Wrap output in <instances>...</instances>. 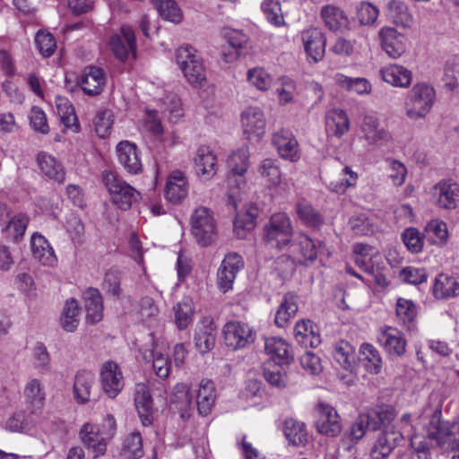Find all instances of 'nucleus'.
Masks as SVG:
<instances>
[{
    "instance_id": "obj_1",
    "label": "nucleus",
    "mask_w": 459,
    "mask_h": 459,
    "mask_svg": "<svg viewBox=\"0 0 459 459\" xmlns=\"http://www.w3.org/2000/svg\"><path fill=\"white\" fill-rule=\"evenodd\" d=\"M394 418V411L388 406L370 410L359 415L347 435L352 441L357 442L367 431L378 430L383 425L389 424Z\"/></svg>"
},
{
    "instance_id": "obj_2",
    "label": "nucleus",
    "mask_w": 459,
    "mask_h": 459,
    "mask_svg": "<svg viewBox=\"0 0 459 459\" xmlns=\"http://www.w3.org/2000/svg\"><path fill=\"white\" fill-rule=\"evenodd\" d=\"M436 100L434 88L426 82L415 84L407 95V116L412 119L424 117Z\"/></svg>"
},
{
    "instance_id": "obj_3",
    "label": "nucleus",
    "mask_w": 459,
    "mask_h": 459,
    "mask_svg": "<svg viewBox=\"0 0 459 459\" xmlns=\"http://www.w3.org/2000/svg\"><path fill=\"white\" fill-rule=\"evenodd\" d=\"M293 229L290 219L284 212L272 215L264 227V239L273 247L282 249L292 242Z\"/></svg>"
},
{
    "instance_id": "obj_4",
    "label": "nucleus",
    "mask_w": 459,
    "mask_h": 459,
    "mask_svg": "<svg viewBox=\"0 0 459 459\" xmlns=\"http://www.w3.org/2000/svg\"><path fill=\"white\" fill-rule=\"evenodd\" d=\"M103 181L113 203L121 210H128L134 203L141 198V194L135 188L118 178L114 172H104Z\"/></svg>"
},
{
    "instance_id": "obj_5",
    "label": "nucleus",
    "mask_w": 459,
    "mask_h": 459,
    "mask_svg": "<svg viewBox=\"0 0 459 459\" xmlns=\"http://www.w3.org/2000/svg\"><path fill=\"white\" fill-rule=\"evenodd\" d=\"M176 61L189 83L200 84L206 78L203 61L196 50L190 46L180 47L177 50Z\"/></svg>"
},
{
    "instance_id": "obj_6",
    "label": "nucleus",
    "mask_w": 459,
    "mask_h": 459,
    "mask_svg": "<svg viewBox=\"0 0 459 459\" xmlns=\"http://www.w3.org/2000/svg\"><path fill=\"white\" fill-rule=\"evenodd\" d=\"M192 233L198 244L203 247L211 245L216 238V223L212 212L201 206L195 210L191 218Z\"/></svg>"
},
{
    "instance_id": "obj_7",
    "label": "nucleus",
    "mask_w": 459,
    "mask_h": 459,
    "mask_svg": "<svg viewBox=\"0 0 459 459\" xmlns=\"http://www.w3.org/2000/svg\"><path fill=\"white\" fill-rule=\"evenodd\" d=\"M224 343L233 351L245 349L255 339L252 328L240 321L228 322L223 327Z\"/></svg>"
},
{
    "instance_id": "obj_8",
    "label": "nucleus",
    "mask_w": 459,
    "mask_h": 459,
    "mask_svg": "<svg viewBox=\"0 0 459 459\" xmlns=\"http://www.w3.org/2000/svg\"><path fill=\"white\" fill-rule=\"evenodd\" d=\"M315 427L318 433L327 437H337L342 432L340 417L331 405L319 403L314 409Z\"/></svg>"
},
{
    "instance_id": "obj_9",
    "label": "nucleus",
    "mask_w": 459,
    "mask_h": 459,
    "mask_svg": "<svg viewBox=\"0 0 459 459\" xmlns=\"http://www.w3.org/2000/svg\"><path fill=\"white\" fill-rule=\"evenodd\" d=\"M441 410L437 408L429 421V435L445 448H454L456 443V425L440 420Z\"/></svg>"
},
{
    "instance_id": "obj_10",
    "label": "nucleus",
    "mask_w": 459,
    "mask_h": 459,
    "mask_svg": "<svg viewBox=\"0 0 459 459\" xmlns=\"http://www.w3.org/2000/svg\"><path fill=\"white\" fill-rule=\"evenodd\" d=\"M324 248L323 242L318 241L316 244L308 236L299 234L292 239L289 250L293 255L299 252V256L296 257L298 263L308 265L316 261L318 253H322Z\"/></svg>"
},
{
    "instance_id": "obj_11",
    "label": "nucleus",
    "mask_w": 459,
    "mask_h": 459,
    "mask_svg": "<svg viewBox=\"0 0 459 459\" xmlns=\"http://www.w3.org/2000/svg\"><path fill=\"white\" fill-rule=\"evenodd\" d=\"M244 134L248 140L258 141L265 132L266 120L259 107H248L241 113Z\"/></svg>"
},
{
    "instance_id": "obj_12",
    "label": "nucleus",
    "mask_w": 459,
    "mask_h": 459,
    "mask_svg": "<svg viewBox=\"0 0 459 459\" xmlns=\"http://www.w3.org/2000/svg\"><path fill=\"white\" fill-rule=\"evenodd\" d=\"M242 257L237 253H230L223 259L217 273L218 288L223 293L232 289L237 273L243 267Z\"/></svg>"
},
{
    "instance_id": "obj_13",
    "label": "nucleus",
    "mask_w": 459,
    "mask_h": 459,
    "mask_svg": "<svg viewBox=\"0 0 459 459\" xmlns=\"http://www.w3.org/2000/svg\"><path fill=\"white\" fill-rule=\"evenodd\" d=\"M100 384L104 393L110 398L116 397L124 387L123 374L117 363L108 360L102 364Z\"/></svg>"
},
{
    "instance_id": "obj_14",
    "label": "nucleus",
    "mask_w": 459,
    "mask_h": 459,
    "mask_svg": "<svg viewBox=\"0 0 459 459\" xmlns=\"http://www.w3.org/2000/svg\"><path fill=\"white\" fill-rule=\"evenodd\" d=\"M217 327L212 317L204 316L196 325L194 342L200 353L205 354L215 346Z\"/></svg>"
},
{
    "instance_id": "obj_15",
    "label": "nucleus",
    "mask_w": 459,
    "mask_h": 459,
    "mask_svg": "<svg viewBox=\"0 0 459 459\" xmlns=\"http://www.w3.org/2000/svg\"><path fill=\"white\" fill-rule=\"evenodd\" d=\"M121 35H114L110 39V47L115 56L120 61H126L129 54L136 56L135 35L128 25H123L120 29Z\"/></svg>"
},
{
    "instance_id": "obj_16",
    "label": "nucleus",
    "mask_w": 459,
    "mask_h": 459,
    "mask_svg": "<svg viewBox=\"0 0 459 459\" xmlns=\"http://www.w3.org/2000/svg\"><path fill=\"white\" fill-rule=\"evenodd\" d=\"M301 39L307 56L316 63L323 59L325 53L326 39L318 28H309L301 33Z\"/></svg>"
},
{
    "instance_id": "obj_17",
    "label": "nucleus",
    "mask_w": 459,
    "mask_h": 459,
    "mask_svg": "<svg viewBox=\"0 0 459 459\" xmlns=\"http://www.w3.org/2000/svg\"><path fill=\"white\" fill-rule=\"evenodd\" d=\"M119 163L130 174H139L143 170L140 151L137 146L128 141H122L117 145Z\"/></svg>"
},
{
    "instance_id": "obj_18",
    "label": "nucleus",
    "mask_w": 459,
    "mask_h": 459,
    "mask_svg": "<svg viewBox=\"0 0 459 459\" xmlns=\"http://www.w3.org/2000/svg\"><path fill=\"white\" fill-rule=\"evenodd\" d=\"M134 403L143 426L153 421V400L149 387L143 383L137 384L134 391Z\"/></svg>"
},
{
    "instance_id": "obj_19",
    "label": "nucleus",
    "mask_w": 459,
    "mask_h": 459,
    "mask_svg": "<svg viewBox=\"0 0 459 459\" xmlns=\"http://www.w3.org/2000/svg\"><path fill=\"white\" fill-rule=\"evenodd\" d=\"M106 83V77L103 69L98 66L85 67L82 74L79 84L85 94L89 96H97L103 91Z\"/></svg>"
},
{
    "instance_id": "obj_20",
    "label": "nucleus",
    "mask_w": 459,
    "mask_h": 459,
    "mask_svg": "<svg viewBox=\"0 0 459 459\" xmlns=\"http://www.w3.org/2000/svg\"><path fill=\"white\" fill-rule=\"evenodd\" d=\"M37 163L40 172L48 178L58 184H64L65 180V170L62 163L54 156L40 152L37 155Z\"/></svg>"
},
{
    "instance_id": "obj_21",
    "label": "nucleus",
    "mask_w": 459,
    "mask_h": 459,
    "mask_svg": "<svg viewBox=\"0 0 459 459\" xmlns=\"http://www.w3.org/2000/svg\"><path fill=\"white\" fill-rule=\"evenodd\" d=\"M459 195V185L452 181H441L433 188L437 204L445 209H454Z\"/></svg>"
},
{
    "instance_id": "obj_22",
    "label": "nucleus",
    "mask_w": 459,
    "mask_h": 459,
    "mask_svg": "<svg viewBox=\"0 0 459 459\" xmlns=\"http://www.w3.org/2000/svg\"><path fill=\"white\" fill-rule=\"evenodd\" d=\"M402 439L400 431H394L386 429L378 437L377 442L370 451L372 459H384L388 456L392 450L398 445Z\"/></svg>"
},
{
    "instance_id": "obj_23",
    "label": "nucleus",
    "mask_w": 459,
    "mask_h": 459,
    "mask_svg": "<svg viewBox=\"0 0 459 459\" xmlns=\"http://www.w3.org/2000/svg\"><path fill=\"white\" fill-rule=\"evenodd\" d=\"M217 158L208 146H201L195 157L196 174L204 179H210L216 174Z\"/></svg>"
},
{
    "instance_id": "obj_24",
    "label": "nucleus",
    "mask_w": 459,
    "mask_h": 459,
    "mask_svg": "<svg viewBox=\"0 0 459 459\" xmlns=\"http://www.w3.org/2000/svg\"><path fill=\"white\" fill-rule=\"evenodd\" d=\"M273 143L281 158L295 161L298 158V142L293 134L286 130L276 132L273 135Z\"/></svg>"
},
{
    "instance_id": "obj_25",
    "label": "nucleus",
    "mask_w": 459,
    "mask_h": 459,
    "mask_svg": "<svg viewBox=\"0 0 459 459\" xmlns=\"http://www.w3.org/2000/svg\"><path fill=\"white\" fill-rule=\"evenodd\" d=\"M94 384L95 376L92 372L81 370L76 374L74 383V394L78 403L84 404L91 401Z\"/></svg>"
},
{
    "instance_id": "obj_26",
    "label": "nucleus",
    "mask_w": 459,
    "mask_h": 459,
    "mask_svg": "<svg viewBox=\"0 0 459 459\" xmlns=\"http://www.w3.org/2000/svg\"><path fill=\"white\" fill-rule=\"evenodd\" d=\"M86 320L91 324H96L103 316V300L98 289L89 288L83 293Z\"/></svg>"
},
{
    "instance_id": "obj_27",
    "label": "nucleus",
    "mask_w": 459,
    "mask_h": 459,
    "mask_svg": "<svg viewBox=\"0 0 459 459\" xmlns=\"http://www.w3.org/2000/svg\"><path fill=\"white\" fill-rule=\"evenodd\" d=\"M188 187L185 175L181 171L170 174L165 190L168 201L173 204L180 203L187 195Z\"/></svg>"
},
{
    "instance_id": "obj_28",
    "label": "nucleus",
    "mask_w": 459,
    "mask_h": 459,
    "mask_svg": "<svg viewBox=\"0 0 459 459\" xmlns=\"http://www.w3.org/2000/svg\"><path fill=\"white\" fill-rule=\"evenodd\" d=\"M227 47L221 52V58L226 63L234 62L247 43V37L242 31L230 30L226 33Z\"/></svg>"
},
{
    "instance_id": "obj_29",
    "label": "nucleus",
    "mask_w": 459,
    "mask_h": 459,
    "mask_svg": "<svg viewBox=\"0 0 459 459\" xmlns=\"http://www.w3.org/2000/svg\"><path fill=\"white\" fill-rule=\"evenodd\" d=\"M433 294L437 299H450L459 296V277L441 273L435 279Z\"/></svg>"
},
{
    "instance_id": "obj_30",
    "label": "nucleus",
    "mask_w": 459,
    "mask_h": 459,
    "mask_svg": "<svg viewBox=\"0 0 459 459\" xmlns=\"http://www.w3.org/2000/svg\"><path fill=\"white\" fill-rule=\"evenodd\" d=\"M294 337L297 342L304 348H316L320 342V335L314 330L310 320H299L294 327Z\"/></svg>"
},
{
    "instance_id": "obj_31",
    "label": "nucleus",
    "mask_w": 459,
    "mask_h": 459,
    "mask_svg": "<svg viewBox=\"0 0 459 459\" xmlns=\"http://www.w3.org/2000/svg\"><path fill=\"white\" fill-rule=\"evenodd\" d=\"M80 437L88 448H91L96 453L94 457L105 454L107 444L97 426L85 423L81 429Z\"/></svg>"
},
{
    "instance_id": "obj_32",
    "label": "nucleus",
    "mask_w": 459,
    "mask_h": 459,
    "mask_svg": "<svg viewBox=\"0 0 459 459\" xmlns=\"http://www.w3.org/2000/svg\"><path fill=\"white\" fill-rule=\"evenodd\" d=\"M378 342L391 356L400 357L402 354V332L396 327L385 326L381 329Z\"/></svg>"
},
{
    "instance_id": "obj_33",
    "label": "nucleus",
    "mask_w": 459,
    "mask_h": 459,
    "mask_svg": "<svg viewBox=\"0 0 459 459\" xmlns=\"http://www.w3.org/2000/svg\"><path fill=\"white\" fill-rule=\"evenodd\" d=\"M264 350L267 354L272 356V361H276L279 364L288 365L293 359L290 345L281 338H267L265 340Z\"/></svg>"
},
{
    "instance_id": "obj_34",
    "label": "nucleus",
    "mask_w": 459,
    "mask_h": 459,
    "mask_svg": "<svg viewBox=\"0 0 459 459\" xmlns=\"http://www.w3.org/2000/svg\"><path fill=\"white\" fill-rule=\"evenodd\" d=\"M298 295L288 292L281 301L275 314L274 322L277 326L284 327L298 312Z\"/></svg>"
},
{
    "instance_id": "obj_35",
    "label": "nucleus",
    "mask_w": 459,
    "mask_h": 459,
    "mask_svg": "<svg viewBox=\"0 0 459 459\" xmlns=\"http://www.w3.org/2000/svg\"><path fill=\"white\" fill-rule=\"evenodd\" d=\"M31 251L34 258L44 265H53L56 261L48 241L39 233L31 237Z\"/></svg>"
},
{
    "instance_id": "obj_36",
    "label": "nucleus",
    "mask_w": 459,
    "mask_h": 459,
    "mask_svg": "<svg viewBox=\"0 0 459 459\" xmlns=\"http://www.w3.org/2000/svg\"><path fill=\"white\" fill-rule=\"evenodd\" d=\"M215 402V386L211 380H202L196 394V405L200 415L210 413Z\"/></svg>"
},
{
    "instance_id": "obj_37",
    "label": "nucleus",
    "mask_w": 459,
    "mask_h": 459,
    "mask_svg": "<svg viewBox=\"0 0 459 459\" xmlns=\"http://www.w3.org/2000/svg\"><path fill=\"white\" fill-rule=\"evenodd\" d=\"M333 356L340 367L351 373L356 362V355L353 346L346 341H340L333 346ZM348 377H351V374H349Z\"/></svg>"
},
{
    "instance_id": "obj_38",
    "label": "nucleus",
    "mask_w": 459,
    "mask_h": 459,
    "mask_svg": "<svg viewBox=\"0 0 459 459\" xmlns=\"http://www.w3.org/2000/svg\"><path fill=\"white\" fill-rule=\"evenodd\" d=\"M333 80L341 89L350 92L363 95L368 94L371 91V83L366 78H354L346 76L342 74H336Z\"/></svg>"
},
{
    "instance_id": "obj_39",
    "label": "nucleus",
    "mask_w": 459,
    "mask_h": 459,
    "mask_svg": "<svg viewBox=\"0 0 459 459\" xmlns=\"http://www.w3.org/2000/svg\"><path fill=\"white\" fill-rule=\"evenodd\" d=\"M379 38L382 48L389 56L397 58L401 56L402 41L399 32L394 28H383L379 32Z\"/></svg>"
},
{
    "instance_id": "obj_40",
    "label": "nucleus",
    "mask_w": 459,
    "mask_h": 459,
    "mask_svg": "<svg viewBox=\"0 0 459 459\" xmlns=\"http://www.w3.org/2000/svg\"><path fill=\"white\" fill-rule=\"evenodd\" d=\"M28 223L29 217L25 213L19 212L4 221L2 230L8 238L17 241L24 235Z\"/></svg>"
},
{
    "instance_id": "obj_41",
    "label": "nucleus",
    "mask_w": 459,
    "mask_h": 459,
    "mask_svg": "<svg viewBox=\"0 0 459 459\" xmlns=\"http://www.w3.org/2000/svg\"><path fill=\"white\" fill-rule=\"evenodd\" d=\"M284 435L293 446H305L307 442V434L305 424L293 419H288L284 423Z\"/></svg>"
},
{
    "instance_id": "obj_42",
    "label": "nucleus",
    "mask_w": 459,
    "mask_h": 459,
    "mask_svg": "<svg viewBox=\"0 0 459 459\" xmlns=\"http://www.w3.org/2000/svg\"><path fill=\"white\" fill-rule=\"evenodd\" d=\"M282 365L276 361H267L264 364L263 375L271 385L281 388L287 385V375Z\"/></svg>"
},
{
    "instance_id": "obj_43",
    "label": "nucleus",
    "mask_w": 459,
    "mask_h": 459,
    "mask_svg": "<svg viewBox=\"0 0 459 459\" xmlns=\"http://www.w3.org/2000/svg\"><path fill=\"white\" fill-rule=\"evenodd\" d=\"M24 395L32 412L43 407L46 394L39 380L34 378L28 382L24 389Z\"/></svg>"
},
{
    "instance_id": "obj_44",
    "label": "nucleus",
    "mask_w": 459,
    "mask_h": 459,
    "mask_svg": "<svg viewBox=\"0 0 459 459\" xmlns=\"http://www.w3.org/2000/svg\"><path fill=\"white\" fill-rule=\"evenodd\" d=\"M321 17L331 30H338L345 27L348 19L344 13L334 5H325L321 10Z\"/></svg>"
},
{
    "instance_id": "obj_45",
    "label": "nucleus",
    "mask_w": 459,
    "mask_h": 459,
    "mask_svg": "<svg viewBox=\"0 0 459 459\" xmlns=\"http://www.w3.org/2000/svg\"><path fill=\"white\" fill-rule=\"evenodd\" d=\"M55 102L63 124L66 127L74 126V131L78 132L80 126L78 124L74 108L71 102L66 98L62 96H56Z\"/></svg>"
},
{
    "instance_id": "obj_46",
    "label": "nucleus",
    "mask_w": 459,
    "mask_h": 459,
    "mask_svg": "<svg viewBox=\"0 0 459 459\" xmlns=\"http://www.w3.org/2000/svg\"><path fill=\"white\" fill-rule=\"evenodd\" d=\"M326 126L328 131L340 138L349 131L350 121L343 110L333 109L327 117Z\"/></svg>"
},
{
    "instance_id": "obj_47",
    "label": "nucleus",
    "mask_w": 459,
    "mask_h": 459,
    "mask_svg": "<svg viewBox=\"0 0 459 459\" xmlns=\"http://www.w3.org/2000/svg\"><path fill=\"white\" fill-rule=\"evenodd\" d=\"M229 168L233 176H243L249 166V150L243 146L234 152L228 159Z\"/></svg>"
},
{
    "instance_id": "obj_48",
    "label": "nucleus",
    "mask_w": 459,
    "mask_h": 459,
    "mask_svg": "<svg viewBox=\"0 0 459 459\" xmlns=\"http://www.w3.org/2000/svg\"><path fill=\"white\" fill-rule=\"evenodd\" d=\"M79 306L78 302L74 299H68L64 307L61 325L66 332L73 333L77 329L79 325Z\"/></svg>"
},
{
    "instance_id": "obj_49",
    "label": "nucleus",
    "mask_w": 459,
    "mask_h": 459,
    "mask_svg": "<svg viewBox=\"0 0 459 459\" xmlns=\"http://www.w3.org/2000/svg\"><path fill=\"white\" fill-rule=\"evenodd\" d=\"M365 368L371 374H378L382 368V359L379 351L370 343H362L359 349Z\"/></svg>"
},
{
    "instance_id": "obj_50",
    "label": "nucleus",
    "mask_w": 459,
    "mask_h": 459,
    "mask_svg": "<svg viewBox=\"0 0 459 459\" xmlns=\"http://www.w3.org/2000/svg\"><path fill=\"white\" fill-rule=\"evenodd\" d=\"M426 234L428 240L437 246H443L447 242L448 230L446 222L435 219L430 221L426 226Z\"/></svg>"
},
{
    "instance_id": "obj_51",
    "label": "nucleus",
    "mask_w": 459,
    "mask_h": 459,
    "mask_svg": "<svg viewBox=\"0 0 459 459\" xmlns=\"http://www.w3.org/2000/svg\"><path fill=\"white\" fill-rule=\"evenodd\" d=\"M258 171L269 186H276L280 184L281 173L277 160L273 159L264 160Z\"/></svg>"
},
{
    "instance_id": "obj_52",
    "label": "nucleus",
    "mask_w": 459,
    "mask_h": 459,
    "mask_svg": "<svg viewBox=\"0 0 459 459\" xmlns=\"http://www.w3.org/2000/svg\"><path fill=\"white\" fill-rule=\"evenodd\" d=\"M122 451L125 459H139L143 456V439L140 432L134 431L126 437Z\"/></svg>"
},
{
    "instance_id": "obj_53",
    "label": "nucleus",
    "mask_w": 459,
    "mask_h": 459,
    "mask_svg": "<svg viewBox=\"0 0 459 459\" xmlns=\"http://www.w3.org/2000/svg\"><path fill=\"white\" fill-rule=\"evenodd\" d=\"M175 310V323L179 330H185L193 320L194 308L190 300H183L177 304Z\"/></svg>"
},
{
    "instance_id": "obj_54",
    "label": "nucleus",
    "mask_w": 459,
    "mask_h": 459,
    "mask_svg": "<svg viewBox=\"0 0 459 459\" xmlns=\"http://www.w3.org/2000/svg\"><path fill=\"white\" fill-rule=\"evenodd\" d=\"M160 16L169 22L178 23L182 19V13L174 0H154Z\"/></svg>"
},
{
    "instance_id": "obj_55",
    "label": "nucleus",
    "mask_w": 459,
    "mask_h": 459,
    "mask_svg": "<svg viewBox=\"0 0 459 459\" xmlns=\"http://www.w3.org/2000/svg\"><path fill=\"white\" fill-rule=\"evenodd\" d=\"M377 119L375 117L370 115L364 117L361 129L369 143H377L385 137L386 133L382 129H377Z\"/></svg>"
},
{
    "instance_id": "obj_56",
    "label": "nucleus",
    "mask_w": 459,
    "mask_h": 459,
    "mask_svg": "<svg viewBox=\"0 0 459 459\" xmlns=\"http://www.w3.org/2000/svg\"><path fill=\"white\" fill-rule=\"evenodd\" d=\"M35 44L39 53L45 57L52 56L56 48V42L54 36L49 32L42 30L38 31L36 34Z\"/></svg>"
},
{
    "instance_id": "obj_57",
    "label": "nucleus",
    "mask_w": 459,
    "mask_h": 459,
    "mask_svg": "<svg viewBox=\"0 0 459 459\" xmlns=\"http://www.w3.org/2000/svg\"><path fill=\"white\" fill-rule=\"evenodd\" d=\"M403 244L412 254L421 252L424 245L422 234L416 228H408L403 232Z\"/></svg>"
},
{
    "instance_id": "obj_58",
    "label": "nucleus",
    "mask_w": 459,
    "mask_h": 459,
    "mask_svg": "<svg viewBox=\"0 0 459 459\" xmlns=\"http://www.w3.org/2000/svg\"><path fill=\"white\" fill-rule=\"evenodd\" d=\"M297 212L300 220L308 226L318 227L323 222L321 215L307 203H299Z\"/></svg>"
},
{
    "instance_id": "obj_59",
    "label": "nucleus",
    "mask_w": 459,
    "mask_h": 459,
    "mask_svg": "<svg viewBox=\"0 0 459 459\" xmlns=\"http://www.w3.org/2000/svg\"><path fill=\"white\" fill-rule=\"evenodd\" d=\"M247 79L260 91H267L272 84L271 75L260 67L250 69L247 73Z\"/></svg>"
},
{
    "instance_id": "obj_60",
    "label": "nucleus",
    "mask_w": 459,
    "mask_h": 459,
    "mask_svg": "<svg viewBox=\"0 0 459 459\" xmlns=\"http://www.w3.org/2000/svg\"><path fill=\"white\" fill-rule=\"evenodd\" d=\"M261 8L266 19L274 25H281L283 22L280 3L276 0H264Z\"/></svg>"
},
{
    "instance_id": "obj_61",
    "label": "nucleus",
    "mask_w": 459,
    "mask_h": 459,
    "mask_svg": "<svg viewBox=\"0 0 459 459\" xmlns=\"http://www.w3.org/2000/svg\"><path fill=\"white\" fill-rule=\"evenodd\" d=\"M418 307L416 304L410 300H403V325L407 324V331L410 333L417 330Z\"/></svg>"
},
{
    "instance_id": "obj_62",
    "label": "nucleus",
    "mask_w": 459,
    "mask_h": 459,
    "mask_svg": "<svg viewBox=\"0 0 459 459\" xmlns=\"http://www.w3.org/2000/svg\"><path fill=\"white\" fill-rule=\"evenodd\" d=\"M30 120L35 131L41 134H48L49 132L46 114L40 108L37 106L31 108Z\"/></svg>"
},
{
    "instance_id": "obj_63",
    "label": "nucleus",
    "mask_w": 459,
    "mask_h": 459,
    "mask_svg": "<svg viewBox=\"0 0 459 459\" xmlns=\"http://www.w3.org/2000/svg\"><path fill=\"white\" fill-rule=\"evenodd\" d=\"M383 81L394 87H402V66L388 65L380 71Z\"/></svg>"
},
{
    "instance_id": "obj_64",
    "label": "nucleus",
    "mask_w": 459,
    "mask_h": 459,
    "mask_svg": "<svg viewBox=\"0 0 459 459\" xmlns=\"http://www.w3.org/2000/svg\"><path fill=\"white\" fill-rule=\"evenodd\" d=\"M349 224L356 235L365 236L373 232V225L366 214L351 218Z\"/></svg>"
}]
</instances>
